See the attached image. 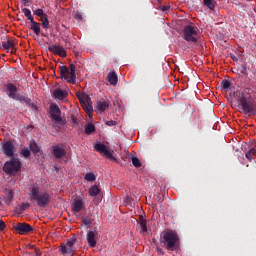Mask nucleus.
I'll use <instances>...</instances> for the list:
<instances>
[{
    "mask_svg": "<svg viewBox=\"0 0 256 256\" xmlns=\"http://www.w3.org/2000/svg\"><path fill=\"white\" fill-rule=\"evenodd\" d=\"M30 201H36L38 207L45 209L49 207L51 203V195L49 192H41V189L37 184H31L29 186Z\"/></svg>",
    "mask_w": 256,
    "mask_h": 256,
    "instance_id": "obj_1",
    "label": "nucleus"
},
{
    "mask_svg": "<svg viewBox=\"0 0 256 256\" xmlns=\"http://www.w3.org/2000/svg\"><path fill=\"white\" fill-rule=\"evenodd\" d=\"M236 99L239 103L238 107L242 109L244 115H248L249 117H251V115H256V103L253 102L251 94L237 92Z\"/></svg>",
    "mask_w": 256,
    "mask_h": 256,
    "instance_id": "obj_2",
    "label": "nucleus"
},
{
    "mask_svg": "<svg viewBox=\"0 0 256 256\" xmlns=\"http://www.w3.org/2000/svg\"><path fill=\"white\" fill-rule=\"evenodd\" d=\"M160 243L168 251H177L180 243L179 235L173 230H166L160 235Z\"/></svg>",
    "mask_w": 256,
    "mask_h": 256,
    "instance_id": "obj_3",
    "label": "nucleus"
},
{
    "mask_svg": "<svg viewBox=\"0 0 256 256\" xmlns=\"http://www.w3.org/2000/svg\"><path fill=\"white\" fill-rule=\"evenodd\" d=\"M75 70V64H70V71L69 67L60 66V79H65L68 83H71V85H75L77 81Z\"/></svg>",
    "mask_w": 256,
    "mask_h": 256,
    "instance_id": "obj_4",
    "label": "nucleus"
},
{
    "mask_svg": "<svg viewBox=\"0 0 256 256\" xmlns=\"http://www.w3.org/2000/svg\"><path fill=\"white\" fill-rule=\"evenodd\" d=\"M182 37L188 43H197L199 41V33L197 32V28H195L193 25L184 26Z\"/></svg>",
    "mask_w": 256,
    "mask_h": 256,
    "instance_id": "obj_5",
    "label": "nucleus"
},
{
    "mask_svg": "<svg viewBox=\"0 0 256 256\" xmlns=\"http://www.w3.org/2000/svg\"><path fill=\"white\" fill-rule=\"evenodd\" d=\"M3 171L8 175H15L18 171H21V161L19 159L7 161L3 166Z\"/></svg>",
    "mask_w": 256,
    "mask_h": 256,
    "instance_id": "obj_6",
    "label": "nucleus"
},
{
    "mask_svg": "<svg viewBox=\"0 0 256 256\" xmlns=\"http://www.w3.org/2000/svg\"><path fill=\"white\" fill-rule=\"evenodd\" d=\"M77 97L84 111L91 117V113H93V102L91 101V97L87 94H77Z\"/></svg>",
    "mask_w": 256,
    "mask_h": 256,
    "instance_id": "obj_7",
    "label": "nucleus"
},
{
    "mask_svg": "<svg viewBox=\"0 0 256 256\" xmlns=\"http://www.w3.org/2000/svg\"><path fill=\"white\" fill-rule=\"evenodd\" d=\"M12 229H14L15 233L18 235H28L33 231V226L26 222L13 223Z\"/></svg>",
    "mask_w": 256,
    "mask_h": 256,
    "instance_id": "obj_8",
    "label": "nucleus"
},
{
    "mask_svg": "<svg viewBox=\"0 0 256 256\" xmlns=\"http://www.w3.org/2000/svg\"><path fill=\"white\" fill-rule=\"evenodd\" d=\"M76 241L77 239L72 238L68 240L66 244H62L59 247L60 253H62L63 255H70V256L75 255V251H77V248H75Z\"/></svg>",
    "mask_w": 256,
    "mask_h": 256,
    "instance_id": "obj_9",
    "label": "nucleus"
},
{
    "mask_svg": "<svg viewBox=\"0 0 256 256\" xmlns=\"http://www.w3.org/2000/svg\"><path fill=\"white\" fill-rule=\"evenodd\" d=\"M94 149H95V151L100 153V155H102L103 157H106V159H111V161H117V158H115V156H113L114 151L107 149V146H105V144L96 143L94 145Z\"/></svg>",
    "mask_w": 256,
    "mask_h": 256,
    "instance_id": "obj_10",
    "label": "nucleus"
},
{
    "mask_svg": "<svg viewBox=\"0 0 256 256\" xmlns=\"http://www.w3.org/2000/svg\"><path fill=\"white\" fill-rule=\"evenodd\" d=\"M50 115L56 123H59L60 125L63 124V118H61V109H59V106L52 105L50 106Z\"/></svg>",
    "mask_w": 256,
    "mask_h": 256,
    "instance_id": "obj_11",
    "label": "nucleus"
},
{
    "mask_svg": "<svg viewBox=\"0 0 256 256\" xmlns=\"http://www.w3.org/2000/svg\"><path fill=\"white\" fill-rule=\"evenodd\" d=\"M14 101H20V103H25V105H27V107H30L32 111H37V106L33 102H31V98L27 96L18 94L16 98H14Z\"/></svg>",
    "mask_w": 256,
    "mask_h": 256,
    "instance_id": "obj_12",
    "label": "nucleus"
},
{
    "mask_svg": "<svg viewBox=\"0 0 256 256\" xmlns=\"http://www.w3.org/2000/svg\"><path fill=\"white\" fill-rule=\"evenodd\" d=\"M2 48L7 51V53H15V45H17V42H15L14 39H4L1 43Z\"/></svg>",
    "mask_w": 256,
    "mask_h": 256,
    "instance_id": "obj_13",
    "label": "nucleus"
},
{
    "mask_svg": "<svg viewBox=\"0 0 256 256\" xmlns=\"http://www.w3.org/2000/svg\"><path fill=\"white\" fill-rule=\"evenodd\" d=\"M3 153L6 157H14L15 155V145L11 141H6L2 145Z\"/></svg>",
    "mask_w": 256,
    "mask_h": 256,
    "instance_id": "obj_14",
    "label": "nucleus"
},
{
    "mask_svg": "<svg viewBox=\"0 0 256 256\" xmlns=\"http://www.w3.org/2000/svg\"><path fill=\"white\" fill-rule=\"evenodd\" d=\"M52 154L56 159H63L67 155V150L59 145H54L52 146Z\"/></svg>",
    "mask_w": 256,
    "mask_h": 256,
    "instance_id": "obj_15",
    "label": "nucleus"
},
{
    "mask_svg": "<svg viewBox=\"0 0 256 256\" xmlns=\"http://www.w3.org/2000/svg\"><path fill=\"white\" fill-rule=\"evenodd\" d=\"M6 89V95H8V97L10 99H16L17 97V86L13 83H8L5 86Z\"/></svg>",
    "mask_w": 256,
    "mask_h": 256,
    "instance_id": "obj_16",
    "label": "nucleus"
},
{
    "mask_svg": "<svg viewBox=\"0 0 256 256\" xmlns=\"http://www.w3.org/2000/svg\"><path fill=\"white\" fill-rule=\"evenodd\" d=\"M48 49L51 51V53H54V55H59V57H67V51H65V48L57 45L49 46Z\"/></svg>",
    "mask_w": 256,
    "mask_h": 256,
    "instance_id": "obj_17",
    "label": "nucleus"
},
{
    "mask_svg": "<svg viewBox=\"0 0 256 256\" xmlns=\"http://www.w3.org/2000/svg\"><path fill=\"white\" fill-rule=\"evenodd\" d=\"M97 231H89L86 239L90 247H97Z\"/></svg>",
    "mask_w": 256,
    "mask_h": 256,
    "instance_id": "obj_18",
    "label": "nucleus"
},
{
    "mask_svg": "<svg viewBox=\"0 0 256 256\" xmlns=\"http://www.w3.org/2000/svg\"><path fill=\"white\" fill-rule=\"evenodd\" d=\"M52 97L54 99H58V101H63L65 99V97H67V92H65L61 88H57V89L53 90Z\"/></svg>",
    "mask_w": 256,
    "mask_h": 256,
    "instance_id": "obj_19",
    "label": "nucleus"
},
{
    "mask_svg": "<svg viewBox=\"0 0 256 256\" xmlns=\"http://www.w3.org/2000/svg\"><path fill=\"white\" fill-rule=\"evenodd\" d=\"M83 209V201L82 200H74L72 203V211L74 213H80V211Z\"/></svg>",
    "mask_w": 256,
    "mask_h": 256,
    "instance_id": "obj_20",
    "label": "nucleus"
},
{
    "mask_svg": "<svg viewBox=\"0 0 256 256\" xmlns=\"http://www.w3.org/2000/svg\"><path fill=\"white\" fill-rule=\"evenodd\" d=\"M30 23V29L35 33V35H39L41 33V24L35 20H31Z\"/></svg>",
    "mask_w": 256,
    "mask_h": 256,
    "instance_id": "obj_21",
    "label": "nucleus"
},
{
    "mask_svg": "<svg viewBox=\"0 0 256 256\" xmlns=\"http://www.w3.org/2000/svg\"><path fill=\"white\" fill-rule=\"evenodd\" d=\"M109 107V101L97 102L96 109L98 113H103Z\"/></svg>",
    "mask_w": 256,
    "mask_h": 256,
    "instance_id": "obj_22",
    "label": "nucleus"
},
{
    "mask_svg": "<svg viewBox=\"0 0 256 256\" xmlns=\"http://www.w3.org/2000/svg\"><path fill=\"white\" fill-rule=\"evenodd\" d=\"M107 79L110 85H117V82L119 81V78L117 77L115 71L110 72L107 76Z\"/></svg>",
    "mask_w": 256,
    "mask_h": 256,
    "instance_id": "obj_23",
    "label": "nucleus"
},
{
    "mask_svg": "<svg viewBox=\"0 0 256 256\" xmlns=\"http://www.w3.org/2000/svg\"><path fill=\"white\" fill-rule=\"evenodd\" d=\"M203 5L210 9V11H213V9H215L217 6V2L215 0H203Z\"/></svg>",
    "mask_w": 256,
    "mask_h": 256,
    "instance_id": "obj_24",
    "label": "nucleus"
},
{
    "mask_svg": "<svg viewBox=\"0 0 256 256\" xmlns=\"http://www.w3.org/2000/svg\"><path fill=\"white\" fill-rule=\"evenodd\" d=\"M29 147L32 153L37 154L39 153V151H41V148H39V145H37V142H35V140L30 141Z\"/></svg>",
    "mask_w": 256,
    "mask_h": 256,
    "instance_id": "obj_25",
    "label": "nucleus"
},
{
    "mask_svg": "<svg viewBox=\"0 0 256 256\" xmlns=\"http://www.w3.org/2000/svg\"><path fill=\"white\" fill-rule=\"evenodd\" d=\"M255 155H256V149L251 148L248 152H246L245 157H246V159H248V161H254Z\"/></svg>",
    "mask_w": 256,
    "mask_h": 256,
    "instance_id": "obj_26",
    "label": "nucleus"
},
{
    "mask_svg": "<svg viewBox=\"0 0 256 256\" xmlns=\"http://www.w3.org/2000/svg\"><path fill=\"white\" fill-rule=\"evenodd\" d=\"M99 193H101V190L99 189V187H97L96 185L92 186L89 189V195L90 197H97V195H99Z\"/></svg>",
    "mask_w": 256,
    "mask_h": 256,
    "instance_id": "obj_27",
    "label": "nucleus"
},
{
    "mask_svg": "<svg viewBox=\"0 0 256 256\" xmlns=\"http://www.w3.org/2000/svg\"><path fill=\"white\" fill-rule=\"evenodd\" d=\"M84 133H85L86 135H91L92 133H95V125H93L92 123H88V124L85 126Z\"/></svg>",
    "mask_w": 256,
    "mask_h": 256,
    "instance_id": "obj_28",
    "label": "nucleus"
},
{
    "mask_svg": "<svg viewBox=\"0 0 256 256\" xmlns=\"http://www.w3.org/2000/svg\"><path fill=\"white\" fill-rule=\"evenodd\" d=\"M22 13H24V16L28 19V21H33L35 18H33V15L31 14V10L29 8H23Z\"/></svg>",
    "mask_w": 256,
    "mask_h": 256,
    "instance_id": "obj_29",
    "label": "nucleus"
},
{
    "mask_svg": "<svg viewBox=\"0 0 256 256\" xmlns=\"http://www.w3.org/2000/svg\"><path fill=\"white\" fill-rule=\"evenodd\" d=\"M220 87L224 91H228V89H231V81L226 80V79L222 80Z\"/></svg>",
    "mask_w": 256,
    "mask_h": 256,
    "instance_id": "obj_30",
    "label": "nucleus"
},
{
    "mask_svg": "<svg viewBox=\"0 0 256 256\" xmlns=\"http://www.w3.org/2000/svg\"><path fill=\"white\" fill-rule=\"evenodd\" d=\"M31 207V204L29 203H22L18 209V215H22V213H25L26 209H29Z\"/></svg>",
    "mask_w": 256,
    "mask_h": 256,
    "instance_id": "obj_31",
    "label": "nucleus"
},
{
    "mask_svg": "<svg viewBox=\"0 0 256 256\" xmlns=\"http://www.w3.org/2000/svg\"><path fill=\"white\" fill-rule=\"evenodd\" d=\"M131 161H132V165L136 168H139L142 165L141 160H139L137 156H132Z\"/></svg>",
    "mask_w": 256,
    "mask_h": 256,
    "instance_id": "obj_32",
    "label": "nucleus"
},
{
    "mask_svg": "<svg viewBox=\"0 0 256 256\" xmlns=\"http://www.w3.org/2000/svg\"><path fill=\"white\" fill-rule=\"evenodd\" d=\"M85 181H95L97 177L93 172H89L84 176Z\"/></svg>",
    "mask_w": 256,
    "mask_h": 256,
    "instance_id": "obj_33",
    "label": "nucleus"
},
{
    "mask_svg": "<svg viewBox=\"0 0 256 256\" xmlns=\"http://www.w3.org/2000/svg\"><path fill=\"white\" fill-rule=\"evenodd\" d=\"M33 13L37 17H42V19H44L45 15H47V14H45V12H43V9H41V8H38V9L34 10Z\"/></svg>",
    "mask_w": 256,
    "mask_h": 256,
    "instance_id": "obj_34",
    "label": "nucleus"
},
{
    "mask_svg": "<svg viewBox=\"0 0 256 256\" xmlns=\"http://www.w3.org/2000/svg\"><path fill=\"white\" fill-rule=\"evenodd\" d=\"M43 29H49V19L47 15H44V18H41Z\"/></svg>",
    "mask_w": 256,
    "mask_h": 256,
    "instance_id": "obj_35",
    "label": "nucleus"
},
{
    "mask_svg": "<svg viewBox=\"0 0 256 256\" xmlns=\"http://www.w3.org/2000/svg\"><path fill=\"white\" fill-rule=\"evenodd\" d=\"M21 155H23V157H25V159L31 157V150H29V148H23L21 150Z\"/></svg>",
    "mask_w": 256,
    "mask_h": 256,
    "instance_id": "obj_36",
    "label": "nucleus"
},
{
    "mask_svg": "<svg viewBox=\"0 0 256 256\" xmlns=\"http://www.w3.org/2000/svg\"><path fill=\"white\" fill-rule=\"evenodd\" d=\"M6 197L9 202L13 201V190H6Z\"/></svg>",
    "mask_w": 256,
    "mask_h": 256,
    "instance_id": "obj_37",
    "label": "nucleus"
},
{
    "mask_svg": "<svg viewBox=\"0 0 256 256\" xmlns=\"http://www.w3.org/2000/svg\"><path fill=\"white\" fill-rule=\"evenodd\" d=\"M82 223H84V225H91V223H93V219L85 217L82 219Z\"/></svg>",
    "mask_w": 256,
    "mask_h": 256,
    "instance_id": "obj_38",
    "label": "nucleus"
},
{
    "mask_svg": "<svg viewBox=\"0 0 256 256\" xmlns=\"http://www.w3.org/2000/svg\"><path fill=\"white\" fill-rule=\"evenodd\" d=\"M142 233H147V221L146 222H141L140 224Z\"/></svg>",
    "mask_w": 256,
    "mask_h": 256,
    "instance_id": "obj_39",
    "label": "nucleus"
},
{
    "mask_svg": "<svg viewBox=\"0 0 256 256\" xmlns=\"http://www.w3.org/2000/svg\"><path fill=\"white\" fill-rule=\"evenodd\" d=\"M74 19H76L77 21H83V15H81L80 12H76L74 15Z\"/></svg>",
    "mask_w": 256,
    "mask_h": 256,
    "instance_id": "obj_40",
    "label": "nucleus"
},
{
    "mask_svg": "<svg viewBox=\"0 0 256 256\" xmlns=\"http://www.w3.org/2000/svg\"><path fill=\"white\" fill-rule=\"evenodd\" d=\"M6 227H7V224H5V221L0 220V231H5Z\"/></svg>",
    "mask_w": 256,
    "mask_h": 256,
    "instance_id": "obj_41",
    "label": "nucleus"
},
{
    "mask_svg": "<svg viewBox=\"0 0 256 256\" xmlns=\"http://www.w3.org/2000/svg\"><path fill=\"white\" fill-rule=\"evenodd\" d=\"M106 125H108V127H114V125H117L116 121L110 120L106 122Z\"/></svg>",
    "mask_w": 256,
    "mask_h": 256,
    "instance_id": "obj_42",
    "label": "nucleus"
},
{
    "mask_svg": "<svg viewBox=\"0 0 256 256\" xmlns=\"http://www.w3.org/2000/svg\"><path fill=\"white\" fill-rule=\"evenodd\" d=\"M170 9H171V6H163L161 8V11H163L164 13H168V11H170Z\"/></svg>",
    "mask_w": 256,
    "mask_h": 256,
    "instance_id": "obj_43",
    "label": "nucleus"
},
{
    "mask_svg": "<svg viewBox=\"0 0 256 256\" xmlns=\"http://www.w3.org/2000/svg\"><path fill=\"white\" fill-rule=\"evenodd\" d=\"M156 251H157V253H158L159 255H165V252L163 251V248H161V247H157V248H156Z\"/></svg>",
    "mask_w": 256,
    "mask_h": 256,
    "instance_id": "obj_44",
    "label": "nucleus"
},
{
    "mask_svg": "<svg viewBox=\"0 0 256 256\" xmlns=\"http://www.w3.org/2000/svg\"><path fill=\"white\" fill-rule=\"evenodd\" d=\"M230 57L232 61H235V62L239 61V58H237V56H235L234 54H231Z\"/></svg>",
    "mask_w": 256,
    "mask_h": 256,
    "instance_id": "obj_45",
    "label": "nucleus"
},
{
    "mask_svg": "<svg viewBox=\"0 0 256 256\" xmlns=\"http://www.w3.org/2000/svg\"><path fill=\"white\" fill-rule=\"evenodd\" d=\"M147 220H145V218H143V216H139V224L140 223H145Z\"/></svg>",
    "mask_w": 256,
    "mask_h": 256,
    "instance_id": "obj_46",
    "label": "nucleus"
},
{
    "mask_svg": "<svg viewBox=\"0 0 256 256\" xmlns=\"http://www.w3.org/2000/svg\"><path fill=\"white\" fill-rule=\"evenodd\" d=\"M133 199L130 196H126V203H131Z\"/></svg>",
    "mask_w": 256,
    "mask_h": 256,
    "instance_id": "obj_47",
    "label": "nucleus"
},
{
    "mask_svg": "<svg viewBox=\"0 0 256 256\" xmlns=\"http://www.w3.org/2000/svg\"><path fill=\"white\" fill-rule=\"evenodd\" d=\"M35 253H36L37 256H41V251H39V250L36 249V250H35Z\"/></svg>",
    "mask_w": 256,
    "mask_h": 256,
    "instance_id": "obj_48",
    "label": "nucleus"
},
{
    "mask_svg": "<svg viewBox=\"0 0 256 256\" xmlns=\"http://www.w3.org/2000/svg\"><path fill=\"white\" fill-rule=\"evenodd\" d=\"M73 123H77V120H76V119H74V120H73Z\"/></svg>",
    "mask_w": 256,
    "mask_h": 256,
    "instance_id": "obj_49",
    "label": "nucleus"
},
{
    "mask_svg": "<svg viewBox=\"0 0 256 256\" xmlns=\"http://www.w3.org/2000/svg\"><path fill=\"white\" fill-rule=\"evenodd\" d=\"M21 1H27V0H21Z\"/></svg>",
    "mask_w": 256,
    "mask_h": 256,
    "instance_id": "obj_50",
    "label": "nucleus"
}]
</instances>
